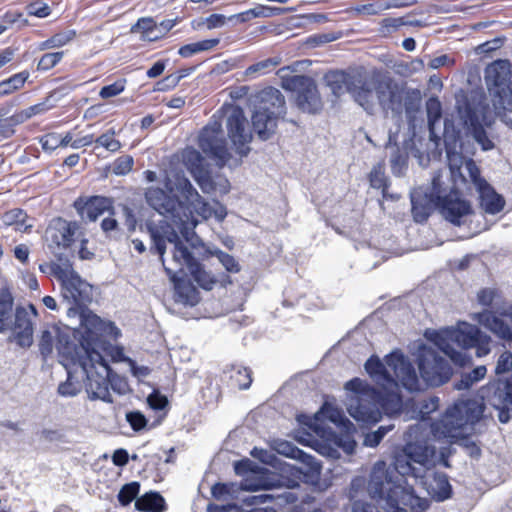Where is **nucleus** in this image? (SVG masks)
<instances>
[{
    "label": "nucleus",
    "instance_id": "nucleus-11",
    "mask_svg": "<svg viewBox=\"0 0 512 512\" xmlns=\"http://www.w3.org/2000/svg\"><path fill=\"white\" fill-rule=\"evenodd\" d=\"M197 145L201 152L219 167H224L232 158L222 128V118L216 115H213L199 131Z\"/></svg>",
    "mask_w": 512,
    "mask_h": 512
},
{
    "label": "nucleus",
    "instance_id": "nucleus-30",
    "mask_svg": "<svg viewBox=\"0 0 512 512\" xmlns=\"http://www.w3.org/2000/svg\"><path fill=\"white\" fill-rule=\"evenodd\" d=\"M355 101L367 112L372 113L376 105V96L374 86L370 87L367 83H362L352 89Z\"/></svg>",
    "mask_w": 512,
    "mask_h": 512
},
{
    "label": "nucleus",
    "instance_id": "nucleus-44",
    "mask_svg": "<svg viewBox=\"0 0 512 512\" xmlns=\"http://www.w3.org/2000/svg\"><path fill=\"white\" fill-rule=\"evenodd\" d=\"M133 165L134 159L131 155H122L114 160L112 171L118 176L126 175L132 170Z\"/></svg>",
    "mask_w": 512,
    "mask_h": 512
},
{
    "label": "nucleus",
    "instance_id": "nucleus-3",
    "mask_svg": "<svg viewBox=\"0 0 512 512\" xmlns=\"http://www.w3.org/2000/svg\"><path fill=\"white\" fill-rule=\"evenodd\" d=\"M434 450L426 444L408 442L403 455L395 458L392 467L384 461H378L371 472L369 491L374 498L385 501L386 512H425L429 501L415 494L412 486L404 485L405 475H414L412 463L426 465L430 462Z\"/></svg>",
    "mask_w": 512,
    "mask_h": 512
},
{
    "label": "nucleus",
    "instance_id": "nucleus-39",
    "mask_svg": "<svg viewBox=\"0 0 512 512\" xmlns=\"http://www.w3.org/2000/svg\"><path fill=\"white\" fill-rule=\"evenodd\" d=\"M156 27L157 23L152 17H142L137 20L134 26H132L131 31H139L143 34L144 38L154 41L160 38L159 36L150 37V33L153 32Z\"/></svg>",
    "mask_w": 512,
    "mask_h": 512
},
{
    "label": "nucleus",
    "instance_id": "nucleus-1",
    "mask_svg": "<svg viewBox=\"0 0 512 512\" xmlns=\"http://www.w3.org/2000/svg\"><path fill=\"white\" fill-rule=\"evenodd\" d=\"M163 186H151L144 192L147 204L172 223L162 220L159 224L147 225L152 241L150 250L160 257L164 270L174 285L176 301L194 306L199 301V291L185 277L190 274L205 290L212 289L216 278L204 270L182 242L178 232L188 239L198 224L195 213L208 219L212 210L182 170L166 172Z\"/></svg>",
    "mask_w": 512,
    "mask_h": 512
},
{
    "label": "nucleus",
    "instance_id": "nucleus-61",
    "mask_svg": "<svg viewBox=\"0 0 512 512\" xmlns=\"http://www.w3.org/2000/svg\"><path fill=\"white\" fill-rule=\"evenodd\" d=\"M322 414L331 422L338 423L342 420V414L339 409L329 404H324L321 409Z\"/></svg>",
    "mask_w": 512,
    "mask_h": 512
},
{
    "label": "nucleus",
    "instance_id": "nucleus-57",
    "mask_svg": "<svg viewBox=\"0 0 512 512\" xmlns=\"http://www.w3.org/2000/svg\"><path fill=\"white\" fill-rule=\"evenodd\" d=\"M264 6H260L259 8H252L246 11L240 12L238 14H234L229 17V20L237 19L241 23L248 22L254 18H257L262 15V10Z\"/></svg>",
    "mask_w": 512,
    "mask_h": 512
},
{
    "label": "nucleus",
    "instance_id": "nucleus-5",
    "mask_svg": "<svg viewBox=\"0 0 512 512\" xmlns=\"http://www.w3.org/2000/svg\"><path fill=\"white\" fill-rule=\"evenodd\" d=\"M380 387L381 389H377L358 377L345 384L346 390L354 394L347 411L360 425L376 424L381 420L382 413L394 416L405 411V403L398 391V385Z\"/></svg>",
    "mask_w": 512,
    "mask_h": 512
},
{
    "label": "nucleus",
    "instance_id": "nucleus-50",
    "mask_svg": "<svg viewBox=\"0 0 512 512\" xmlns=\"http://www.w3.org/2000/svg\"><path fill=\"white\" fill-rule=\"evenodd\" d=\"M53 347L54 339L52 333L48 330H44L39 340V351L43 358H47L53 352Z\"/></svg>",
    "mask_w": 512,
    "mask_h": 512
},
{
    "label": "nucleus",
    "instance_id": "nucleus-24",
    "mask_svg": "<svg viewBox=\"0 0 512 512\" xmlns=\"http://www.w3.org/2000/svg\"><path fill=\"white\" fill-rule=\"evenodd\" d=\"M439 402V398L434 395L409 398L405 402V412L410 418L425 421L439 408Z\"/></svg>",
    "mask_w": 512,
    "mask_h": 512
},
{
    "label": "nucleus",
    "instance_id": "nucleus-7",
    "mask_svg": "<svg viewBox=\"0 0 512 512\" xmlns=\"http://www.w3.org/2000/svg\"><path fill=\"white\" fill-rule=\"evenodd\" d=\"M13 295L8 287L0 289V333L14 330V339L22 348H28L33 343L32 316L38 313L33 304L28 307L18 306L15 310V320L12 323Z\"/></svg>",
    "mask_w": 512,
    "mask_h": 512
},
{
    "label": "nucleus",
    "instance_id": "nucleus-54",
    "mask_svg": "<svg viewBox=\"0 0 512 512\" xmlns=\"http://www.w3.org/2000/svg\"><path fill=\"white\" fill-rule=\"evenodd\" d=\"M427 114L429 125L432 126L434 122L438 121L442 116L441 104L437 98H430L427 103Z\"/></svg>",
    "mask_w": 512,
    "mask_h": 512
},
{
    "label": "nucleus",
    "instance_id": "nucleus-55",
    "mask_svg": "<svg viewBox=\"0 0 512 512\" xmlns=\"http://www.w3.org/2000/svg\"><path fill=\"white\" fill-rule=\"evenodd\" d=\"M384 11L385 9L383 7L382 0L373 3L363 4L357 8V12L364 16H375L381 14Z\"/></svg>",
    "mask_w": 512,
    "mask_h": 512
},
{
    "label": "nucleus",
    "instance_id": "nucleus-60",
    "mask_svg": "<svg viewBox=\"0 0 512 512\" xmlns=\"http://www.w3.org/2000/svg\"><path fill=\"white\" fill-rule=\"evenodd\" d=\"M273 487L271 482L266 480H246L243 489L247 491L268 490Z\"/></svg>",
    "mask_w": 512,
    "mask_h": 512
},
{
    "label": "nucleus",
    "instance_id": "nucleus-19",
    "mask_svg": "<svg viewBox=\"0 0 512 512\" xmlns=\"http://www.w3.org/2000/svg\"><path fill=\"white\" fill-rule=\"evenodd\" d=\"M438 210L442 216L453 225L460 226L462 218L472 214V207L469 201L460 197L457 190L441 196L439 194Z\"/></svg>",
    "mask_w": 512,
    "mask_h": 512
},
{
    "label": "nucleus",
    "instance_id": "nucleus-46",
    "mask_svg": "<svg viewBox=\"0 0 512 512\" xmlns=\"http://www.w3.org/2000/svg\"><path fill=\"white\" fill-rule=\"evenodd\" d=\"M0 21L2 25H7V29L14 24L20 22L22 27L29 25V22L24 18V14L17 10H8L1 17Z\"/></svg>",
    "mask_w": 512,
    "mask_h": 512
},
{
    "label": "nucleus",
    "instance_id": "nucleus-43",
    "mask_svg": "<svg viewBox=\"0 0 512 512\" xmlns=\"http://www.w3.org/2000/svg\"><path fill=\"white\" fill-rule=\"evenodd\" d=\"M394 429V425L380 426L376 431L367 433L364 437L363 444L367 447L374 448L380 444L384 436Z\"/></svg>",
    "mask_w": 512,
    "mask_h": 512
},
{
    "label": "nucleus",
    "instance_id": "nucleus-31",
    "mask_svg": "<svg viewBox=\"0 0 512 512\" xmlns=\"http://www.w3.org/2000/svg\"><path fill=\"white\" fill-rule=\"evenodd\" d=\"M28 218L26 211L21 208H13L4 213L3 222L7 226H13L16 231L29 232L32 225L27 223Z\"/></svg>",
    "mask_w": 512,
    "mask_h": 512
},
{
    "label": "nucleus",
    "instance_id": "nucleus-26",
    "mask_svg": "<svg viewBox=\"0 0 512 512\" xmlns=\"http://www.w3.org/2000/svg\"><path fill=\"white\" fill-rule=\"evenodd\" d=\"M365 370L378 386H397L396 379L390 374L378 356L372 355L365 363Z\"/></svg>",
    "mask_w": 512,
    "mask_h": 512
},
{
    "label": "nucleus",
    "instance_id": "nucleus-36",
    "mask_svg": "<svg viewBox=\"0 0 512 512\" xmlns=\"http://www.w3.org/2000/svg\"><path fill=\"white\" fill-rule=\"evenodd\" d=\"M252 383V372L247 367H232L230 385L239 390L248 389Z\"/></svg>",
    "mask_w": 512,
    "mask_h": 512
},
{
    "label": "nucleus",
    "instance_id": "nucleus-29",
    "mask_svg": "<svg viewBox=\"0 0 512 512\" xmlns=\"http://www.w3.org/2000/svg\"><path fill=\"white\" fill-rule=\"evenodd\" d=\"M325 79L335 95H340L345 91H352L353 89L352 77L344 71L329 72L326 74Z\"/></svg>",
    "mask_w": 512,
    "mask_h": 512
},
{
    "label": "nucleus",
    "instance_id": "nucleus-6",
    "mask_svg": "<svg viewBox=\"0 0 512 512\" xmlns=\"http://www.w3.org/2000/svg\"><path fill=\"white\" fill-rule=\"evenodd\" d=\"M39 270L59 282L64 299L79 310L81 319L84 312H92L87 308L91 301L92 287L74 270L68 257L60 254L55 260L40 264ZM78 329H82V321Z\"/></svg>",
    "mask_w": 512,
    "mask_h": 512
},
{
    "label": "nucleus",
    "instance_id": "nucleus-15",
    "mask_svg": "<svg viewBox=\"0 0 512 512\" xmlns=\"http://www.w3.org/2000/svg\"><path fill=\"white\" fill-rule=\"evenodd\" d=\"M458 114L462 123L475 142L480 145L483 151H489L494 148V142L489 138L484 124L490 126L491 123L486 122L485 114L475 105L465 101L458 106Z\"/></svg>",
    "mask_w": 512,
    "mask_h": 512
},
{
    "label": "nucleus",
    "instance_id": "nucleus-13",
    "mask_svg": "<svg viewBox=\"0 0 512 512\" xmlns=\"http://www.w3.org/2000/svg\"><path fill=\"white\" fill-rule=\"evenodd\" d=\"M418 369L426 385L433 387L447 383L453 374L449 362L432 348H423L420 351Z\"/></svg>",
    "mask_w": 512,
    "mask_h": 512
},
{
    "label": "nucleus",
    "instance_id": "nucleus-52",
    "mask_svg": "<svg viewBox=\"0 0 512 512\" xmlns=\"http://www.w3.org/2000/svg\"><path fill=\"white\" fill-rule=\"evenodd\" d=\"M512 370V353L508 350L500 354L495 367L496 375H502Z\"/></svg>",
    "mask_w": 512,
    "mask_h": 512
},
{
    "label": "nucleus",
    "instance_id": "nucleus-59",
    "mask_svg": "<svg viewBox=\"0 0 512 512\" xmlns=\"http://www.w3.org/2000/svg\"><path fill=\"white\" fill-rule=\"evenodd\" d=\"M258 466L248 458L235 462L234 469L236 474L244 475L249 472H256Z\"/></svg>",
    "mask_w": 512,
    "mask_h": 512
},
{
    "label": "nucleus",
    "instance_id": "nucleus-63",
    "mask_svg": "<svg viewBox=\"0 0 512 512\" xmlns=\"http://www.w3.org/2000/svg\"><path fill=\"white\" fill-rule=\"evenodd\" d=\"M129 461V454L127 450L120 448L114 451L112 455V462L115 466L123 467Z\"/></svg>",
    "mask_w": 512,
    "mask_h": 512
},
{
    "label": "nucleus",
    "instance_id": "nucleus-42",
    "mask_svg": "<svg viewBox=\"0 0 512 512\" xmlns=\"http://www.w3.org/2000/svg\"><path fill=\"white\" fill-rule=\"evenodd\" d=\"M64 57V51L45 53L37 63L38 71H48L58 65Z\"/></svg>",
    "mask_w": 512,
    "mask_h": 512
},
{
    "label": "nucleus",
    "instance_id": "nucleus-45",
    "mask_svg": "<svg viewBox=\"0 0 512 512\" xmlns=\"http://www.w3.org/2000/svg\"><path fill=\"white\" fill-rule=\"evenodd\" d=\"M26 12L29 16L46 18L51 14L52 10L50 6L43 1L34 0L26 5Z\"/></svg>",
    "mask_w": 512,
    "mask_h": 512
},
{
    "label": "nucleus",
    "instance_id": "nucleus-35",
    "mask_svg": "<svg viewBox=\"0 0 512 512\" xmlns=\"http://www.w3.org/2000/svg\"><path fill=\"white\" fill-rule=\"evenodd\" d=\"M220 43L218 38L205 39L194 43H189L181 46L178 50V54L181 57L189 58L194 54L209 51L215 48Z\"/></svg>",
    "mask_w": 512,
    "mask_h": 512
},
{
    "label": "nucleus",
    "instance_id": "nucleus-9",
    "mask_svg": "<svg viewBox=\"0 0 512 512\" xmlns=\"http://www.w3.org/2000/svg\"><path fill=\"white\" fill-rule=\"evenodd\" d=\"M286 113L285 97L280 90L266 87L258 94V106L252 115V126L262 140L269 139L275 132L277 122Z\"/></svg>",
    "mask_w": 512,
    "mask_h": 512
},
{
    "label": "nucleus",
    "instance_id": "nucleus-64",
    "mask_svg": "<svg viewBox=\"0 0 512 512\" xmlns=\"http://www.w3.org/2000/svg\"><path fill=\"white\" fill-rule=\"evenodd\" d=\"M226 22V17L222 14H211L205 19V23L208 29H214L222 27Z\"/></svg>",
    "mask_w": 512,
    "mask_h": 512
},
{
    "label": "nucleus",
    "instance_id": "nucleus-48",
    "mask_svg": "<svg viewBox=\"0 0 512 512\" xmlns=\"http://www.w3.org/2000/svg\"><path fill=\"white\" fill-rule=\"evenodd\" d=\"M126 420L135 432H139L145 429L148 424V420L146 419L145 415L140 411L127 412Z\"/></svg>",
    "mask_w": 512,
    "mask_h": 512
},
{
    "label": "nucleus",
    "instance_id": "nucleus-56",
    "mask_svg": "<svg viewBox=\"0 0 512 512\" xmlns=\"http://www.w3.org/2000/svg\"><path fill=\"white\" fill-rule=\"evenodd\" d=\"M39 142L45 151H53L60 147L59 134L55 132L46 133L40 138Z\"/></svg>",
    "mask_w": 512,
    "mask_h": 512
},
{
    "label": "nucleus",
    "instance_id": "nucleus-16",
    "mask_svg": "<svg viewBox=\"0 0 512 512\" xmlns=\"http://www.w3.org/2000/svg\"><path fill=\"white\" fill-rule=\"evenodd\" d=\"M226 128L236 153L240 156H246L250 152L249 143L252 140V134L242 108L234 106L230 109L226 120Z\"/></svg>",
    "mask_w": 512,
    "mask_h": 512
},
{
    "label": "nucleus",
    "instance_id": "nucleus-47",
    "mask_svg": "<svg viewBox=\"0 0 512 512\" xmlns=\"http://www.w3.org/2000/svg\"><path fill=\"white\" fill-rule=\"evenodd\" d=\"M81 390V385L78 381L72 380V375L68 372V377L65 382L58 386V393L65 397H72L77 395Z\"/></svg>",
    "mask_w": 512,
    "mask_h": 512
},
{
    "label": "nucleus",
    "instance_id": "nucleus-14",
    "mask_svg": "<svg viewBox=\"0 0 512 512\" xmlns=\"http://www.w3.org/2000/svg\"><path fill=\"white\" fill-rule=\"evenodd\" d=\"M82 234L81 226L77 221L55 217L46 227L44 239L49 249L60 251L71 248Z\"/></svg>",
    "mask_w": 512,
    "mask_h": 512
},
{
    "label": "nucleus",
    "instance_id": "nucleus-10",
    "mask_svg": "<svg viewBox=\"0 0 512 512\" xmlns=\"http://www.w3.org/2000/svg\"><path fill=\"white\" fill-rule=\"evenodd\" d=\"M485 81L496 109L512 108V64L507 59H498L485 69Z\"/></svg>",
    "mask_w": 512,
    "mask_h": 512
},
{
    "label": "nucleus",
    "instance_id": "nucleus-58",
    "mask_svg": "<svg viewBox=\"0 0 512 512\" xmlns=\"http://www.w3.org/2000/svg\"><path fill=\"white\" fill-rule=\"evenodd\" d=\"M148 405L153 410H163L168 405V400L166 396L153 392L147 398Z\"/></svg>",
    "mask_w": 512,
    "mask_h": 512
},
{
    "label": "nucleus",
    "instance_id": "nucleus-40",
    "mask_svg": "<svg viewBox=\"0 0 512 512\" xmlns=\"http://www.w3.org/2000/svg\"><path fill=\"white\" fill-rule=\"evenodd\" d=\"M465 169L471 182L475 185L477 190H482L489 183L481 176V171L473 159H469L465 163Z\"/></svg>",
    "mask_w": 512,
    "mask_h": 512
},
{
    "label": "nucleus",
    "instance_id": "nucleus-38",
    "mask_svg": "<svg viewBox=\"0 0 512 512\" xmlns=\"http://www.w3.org/2000/svg\"><path fill=\"white\" fill-rule=\"evenodd\" d=\"M140 491V483L133 481L123 485L118 493V501L122 506L129 505L134 499H137Z\"/></svg>",
    "mask_w": 512,
    "mask_h": 512
},
{
    "label": "nucleus",
    "instance_id": "nucleus-2",
    "mask_svg": "<svg viewBox=\"0 0 512 512\" xmlns=\"http://www.w3.org/2000/svg\"><path fill=\"white\" fill-rule=\"evenodd\" d=\"M112 322L103 321L93 312L82 315V329L69 334L59 333L56 349L66 364L78 365L85 374V388L91 399L112 402L109 391L112 369L108 358L113 361L123 359V350L114 346L108 336L117 334Z\"/></svg>",
    "mask_w": 512,
    "mask_h": 512
},
{
    "label": "nucleus",
    "instance_id": "nucleus-18",
    "mask_svg": "<svg viewBox=\"0 0 512 512\" xmlns=\"http://www.w3.org/2000/svg\"><path fill=\"white\" fill-rule=\"evenodd\" d=\"M73 207L79 217L88 222H95L105 213L115 215L114 200L106 196H80L73 202Z\"/></svg>",
    "mask_w": 512,
    "mask_h": 512
},
{
    "label": "nucleus",
    "instance_id": "nucleus-32",
    "mask_svg": "<svg viewBox=\"0 0 512 512\" xmlns=\"http://www.w3.org/2000/svg\"><path fill=\"white\" fill-rule=\"evenodd\" d=\"M29 76V72L24 70L0 81V96H7L20 90L25 85Z\"/></svg>",
    "mask_w": 512,
    "mask_h": 512
},
{
    "label": "nucleus",
    "instance_id": "nucleus-25",
    "mask_svg": "<svg viewBox=\"0 0 512 512\" xmlns=\"http://www.w3.org/2000/svg\"><path fill=\"white\" fill-rule=\"evenodd\" d=\"M425 484L429 495L436 501L442 502L452 496V486L448 476L443 472H433L426 477Z\"/></svg>",
    "mask_w": 512,
    "mask_h": 512
},
{
    "label": "nucleus",
    "instance_id": "nucleus-62",
    "mask_svg": "<svg viewBox=\"0 0 512 512\" xmlns=\"http://www.w3.org/2000/svg\"><path fill=\"white\" fill-rule=\"evenodd\" d=\"M33 112L29 111H20L15 114H13L10 117L4 118L5 120H8V123L11 125L12 129H15V126L25 122L32 116Z\"/></svg>",
    "mask_w": 512,
    "mask_h": 512
},
{
    "label": "nucleus",
    "instance_id": "nucleus-51",
    "mask_svg": "<svg viewBox=\"0 0 512 512\" xmlns=\"http://www.w3.org/2000/svg\"><path fill=\"white\" fill-rule=\"evenodd\" d=\"M125 89V80H118L112 84L103 86L99 92V95L102 99H108L111 97H115L122 93Z\"/></svg>",
    "mask_w": 512,
    "mask_h": 512
},
{
    "label": "nucleus",
    "instance_id": "nucleus-12",
    "mask_svg": "<svg viewBox=\"0 0 512 512\" xmlns=\"http://www.w3.org/2000/svg\"><path fill=\"white\" fill-rule=\"evenodd\" d=\"M281 87L296 93L298 108L306 113L316 114L322 110L323 102L314 79L306 75L281 76Z\"/></svg>",
    "mask_w": 512,
    "mask_h": 512
},
{
    "label": "nucleus",
    "instance_id": "nucleus-8",
    "mask_svg": "<svg viewBox=\"0 0 512 512\" xmlns=\"http://www.w3.org/2000/svg\"><path fill=\"white\" fill-rule=\"evenodd\" d=\"M477 298L481 305L490 308L477 314L478 322L498 338L512 343V307L506 305L497 289L483 288Z\"/></svg>",
    "mask_w": 512,
    "mask_h": 512
},
{
    "label": "nucleus",
    "instance_id": "nucleus-20",
    "mask_svg": "<svg viewBox=\"0 0 512 512\" xmlns=\"http://www.w3.org/2000/svg\"><path fill=\"white\" fill-rule=\"evenodd\" d=\"M386 365L391 368L400 380L402 386L408 391H419L420 381L416 370L411 362L405 359L403 354L398 352L390 353L385 357Z\"/></svg>",
    "mask_w": 512,
    "mask_h": 512
},
{
    "label": "nucleus",
    "instance_id": "nucleus-41",
    "mask_svg": "<svg viewBox=\"0 0 512 512\" xmlns=\"http://www.w3.org/2000/svg\"><path fill=\"white\" fill-rule=\"evenodd\" d=\"M95 143L110 152H117L121 149V143L115 138V132L112 129L97 137Z\"/></svg>",
    "mask_w": 512,
    "mask_h": 512
},
{
    "label": "nucleus",
    "instance_id": "nucleus-34",
    "mask_svg": "<svg viewBox=\"0 0 512 512\" xmlns=\"http://www.w3.org/2000/svg\"><path fill=\"white\" fill-rule=\"evenodd\" d=\"M76 37L75 30H67L53 34L51 37L42 41L38 45L40 51H45L53 48H61L69 44Z\"/></svg>",
    "mask_w": 512,
    "mask_h": 512
},
{
    "label": "nucleus",
    "instance_id": "nucleus-21",
    "mask_svg": "<svg viewBox=\"0 0 512 512\" xmlns=\"http://www.w3.org/2000/svg\"><path fill=\"white\" fill-rule=\"evenodd\" d=\"M182 160L204 192L214 189V182L205 167V159L200 151L187 147L182 152Z\"/></svg>",
    "mask_w": 512,
    "mask_h": 512
},
{
    "label": "nucleus",
    "instance_id": "nucleus-23",
    "mask_svg": "<svg viewBox=\"0 0 512 512\" xmlns=\"http://www.w3.org/2000/svg\"><path fill=\"white\" fill-rule=\"evenodd\" d=\"M376 103L385 110L402 111L403 92L391 79L378 80L374 84Z\"/></svg>",
    "mask_w": 512,
    "mask_h": 512
},
{
    "label": "nucleus",
    "instance_id": "nucleus-22",
    "mask_svg": "<svg viewBox=\"0 0 512 512\" xmlns=\"http://www.w3.org/2000/svg\"><path fill=\"white\" fill-rule=\"evenodd\" d=\"M440 193V181L438 178L432 180V190L428 193H417L411 196L412 215L417 223H424L428 220L434 208L438 209Z\"/></svg>",
    "mask_w": 512,
    "mask_h": 512
},
{
    "label": "nucleus",
    "instance_id": "nucleus-27",
    "mask_svg": "<svg viewBox=\"0 0 512 512\" xmlns=\"http://www.w3.org/2000/svg\"><path fill=\"white\" fill-rule=\"evenodd\" d=\"M135 508L140 512H162L166 508V502L159 492L150 491L136 499Z\"/></svg>",
    "mask_w": 512,
    "mask_h": 512
},
{
    "label": "nucleus",
    "instance_id": "nucleus-28",
    "mask_svg": "<svg viewBox=\"0 0 512 512\" xmlns=\"http://www.w3.org/2000/svg\"><path fill=\"white\" fill-rule=\"evenodd\" d=\"M481 198V205L488 214H497L501 212L505 206L504 198L496 193L494 188L488 184L482 190H478Z\"/></svg>",
    "mask_w": 512,
    "mask_h": 512
},
{
    "label": "nucleus",
    "instance_id": "nucleus-37",
    "mask_svg": "<svg viewBox=\"0 0 512 512\" xmlns=\"http://www.w3.org/2000/svg\"><path fill=\"white\" fill-rule=\"evenodd\" d=\"M369 183L374 189L381 190L383 198L388 197L389 182L381 164L375 165L369 173Z\"/></svg>",
    "mask_w": 512,
    "mask_h": 512
},
{
    "label": "nucleus",
    "instance_id": "nucleus-53",
    "mask_svg": "<svg viewBox=\"0 0 512 512\" xmlns=\"http://www.w3.org/2000/svg\"><path fill=\"white\" fill-rule=\"evenodd\" d=\"M216 255L218 260L225 267L226 271L230 273H237L240 271V265L232 255L223 251H218Z\"/></svg>",
    "mask_w": 512,
    "mask_h": 512
},
{
    "label": "nucleus",
    "instance_id": "nucleus-17",
    "mask_svg": "<svg viewBox=\"0 0 512 512\" xmlns=\"http://www.w3.org/2000/svg\"><path fill=\"white\" fill-rule=\"evenodd\" d=\"M450 338L463 349L476 348L477 357L486 356L491 350V338L472 324L463 323L450 332Z\"/></svg>",
    "mask_w": 512,
    "mask_h": 512
},
{
    "label": "nucleus",
    "instance_id": "nucleus-33",
    "mask_svg": "<svg viewBox=\"0 0 512 512\" xmlns=\"http://www.w3.org/2000/svg\"><path fill=\"white\" fill-rule=\"evenodd\" d=\"M281 63L280 57H270L254 63L245 69V76L255 78L272 72Z\"/></svg>",
    "mask_w": 512,
    "mask_h": 512
},
{
    "label": "nucleus",
    "instance_id": "nucleus-4",
    "mask_svg": "<svg viewBox=\"0 0 512 512\" xmlns=\"http://www.w3.org/2000/svg\"><path fill=\"white\" fill-rule=\"evenodd\" d=\"M486 402L498 411V419L501 423H507L512 413V382L498 380L490 383L481 400L476 398L460 399L447 408L439 420L432 422L431 432L437 439H448L451 442L464 440L470 448L471 456H480L481 449L468 441V435L473 425L479 422L485 411Z\"/></svg>",
    "mask_w": 512,
    "mask_h": 512
},
{
    "label": "nucleus",
    "instance_id": "nucleus-49",
    "mask_svg": "<svg viewBox=\"0 0 512 512\" xmlns=\"http://www.w3.org/2000/svg\"><path fill=\"white\" fill-rule=\"evenodd\" d=\"M406 24L403 17L393 18L387 17L380 21V31L382 34L387 35L396 31L399 27Z\"/></svg>",
    "mask_w": 512,
    "mask_h": 512
}]
</instances>
